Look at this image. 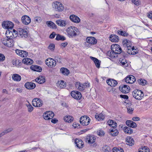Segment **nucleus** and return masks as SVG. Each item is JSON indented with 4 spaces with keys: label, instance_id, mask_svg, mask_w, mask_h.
<instances>
[{
    "label": "nucleus",
    "instance_id": "f257e3e1",
    "mask_svg": "<svg viewBox=\"0 0 152 152\" xmlns=\"http://www.w3.org/2000/svg\"><path fill=\"white\" fill-rule=\"evenodd\" d=\"M78 29L75 27L70 26L66 29L67 34L69 38L75 37L77 35Z\"/></svg>",
    "mask_w": 152,
    "mask_h": 152
},
{
    "label": "nucleus",
    "instance_id": "f03ea898",
    "mask_svg": "<svg viewBox=\"0 0 152 152\" xmlns=\"http://www.w3.org/2000/svg\"><path fill=\"white\" fill-rule=\"evenodd\" d=\"M123 47L127 50V52L129 54H132L131 42L127 39H124L122 42Z\"/></svg>",
    "mask_w": 152,
    "mask_h": 152
},
{
    "label": "nucleus",
    "instance_id": "7ed1b4c3",
    "mask_svg": "<svg viewBox=\"0 0 152 152\" xmlns=\"http://www.w3.org/2000/svg\"><path fill=\"white\" fill-rule=\"evenodd\" d=\"M132 96L136 99L140 100L143 97L144 94L141 91L136 89L132 92Z\"/></svg>",
    "mask_w": 152,
    "mask_h": 152
},
{
    "label": "nucleus",
    "instance_id": "20e7f679",
    "mask_svg": "<svg viewBox=\"0 0 152 152\" xmlns=\"http://www.w3.org/2000/svg\"><path fill=\"white\" fill-rule=\"evenodd\" d=\"M76 87L80 91H83L86 88L89 87V83H85L83 84L79 82H76L75 83Z\"/></svg>",
    "mask_w": 152,
    "mask_h": 152
},
{
    "label": "nucleus",
    "instance_id": "39448f33",
    "mask_svg": "<svg viewBox=\"0 0 152 152\" xmlns=\"http://www.w3.org/2000/svg\"><path fill=\"white\" fill-rule=\"evenodd\" d=\"M53 7L54 9L56 11L61 12L64 9L63 4L58 1L53 2Z\"/></svg>",
    "mask_w": 152,
    "mask_h": 152
},
{
    "label": "nucleus",
    "instance_id": "423d86ee",
    "mask_svg": "<svg viewBox=\"0 0 152 152\" xmlns=\"http://www.w3.org/2000/svg\"><path fill=\"white\" fill-rule=\"evenodd\" d=\"M4 38L2 40V43L5 46L9 47H12L14 45L13 40L10 38Z\"/></svg>",
    "mask_w": 152,
    "mask_h": 152
},
{
    "label": "nucleus",
    "instance_id": "0eeeda50",
    "mask_svg": "<svg viewBox=\"0 0 152 152\" xmlns=\"http://www.w3.org/2000/svg\"><path fill=\"white\" fill-rule=\"evenodd\" d=\"M80 124L83 126H87L90 123V119L87 116H84L81 117L80 120Z\"/></svg>",
    "mask_w": 152,
    "mask_h": 152
},
{
    "label": "nucleus",
    "instance_id": "6e6552de",
    "mask_svg": "<svg viewBox=\"0 0 152 152\" xmlns=\"http://www.w3.org/2000/svg\"><path fill=\"white\" fill-rule=\"evenodd\" d=\"M2 27L5 29H8V30L10 29L12 30L14 27V24L11 22L10 21H4L2 23Z\"/></svg>",
    "mask_w": 152,
    "mask_h": 152
},
{
    "label": "nucleus",
    "instance_id": "1a4fd4ad",
    "mask_svg": "<svg viewBox=\"0 0 152 152\" xmlns=\"http://www.w3.org/2000/svg\"><path fill=\"white\" fill-rule=\"evenodd\" d=\"M111 49L113 50H114V51L115 53H116L117 55L120 54L122 51V49L120 45L116 44L112 45L111 46Z\"/></svg>",
    "mask_w": 152,
    "mask_h": 152
},
{
    "label": "nucleus",
    "instance_id": "9d476101",
    "mask_svg": "<svg viewBox=\"0 0 152 152\" xmlns=\"http://www.w3.org/2000/svg\"><path fill=\"white\" fill-rule=\"evenodd\" d=\"M54 115V113L51 111L45 112L43 114L44 118L46 120H50L52 118Z\"/></svg>",
    "mask_w": 152,
    "mask_h": 152
},
{
    "label": "nucleus",
    "instance_id": "9b49d317",
    "mask_svg": "<svg viewBox=\"0 0 152 152\" xmlns=\"http://www.w3.org/2000/svg\"><path fill=\"white\" fill-rule=\"evenodd\" d=\"M33 105L36 107H40L42 106L43 101L40 99L36 98L32 101Z\"/></svg>",
    "mask_w": 152,
    "mask_h": 152
},
{
    "label": "nucleus",
    "instance_id": "f8f14e48",
    "mask_svg": "<svg viewBox=\"0 0 152 152\" xmlns=\"http://www.w3.org/2000/svg\"><path fill=\"white\" fill-rule=\"evenodd\" d=\"M46 64L49 67H54L56 64V61L53 59L49 58L45 60Z\"/></svg>",
    "mask_w": 152,
    "mask_h": 152
},
{
    "label": "nucleus",
    "instance_id": "ddd939ff",
    "mask_svg": "<svg viewBox=\"0 0 152 152\" xmlns=\"http://www.w3.org/2000/svg\"><path fill=\"white\" fill-rule=\"evenodd\" d=\"M72 97L77 99H80L81 98L82 95L80 92L77 91H72L71 93Z\"/></svg>",
    "mask_w": 152,
    "mask_h": 152
},
{
    "label": "nucleus",
    "instance_id": "4468645a",
    "mask_svg": "<svg viewBox=\"0 0 152 152\" xmlns=\"http://www.w3.org/2000/svg\"><path fill=\"white\" fill-rule=\"evenodd\" d=\"M17 31L19 35L22 38H25L28 37L27 32L25 29L22 28H18Z\"/></svg>",
    "mask_w": 152,
    "mask_h": 152
},
{
    "label": "nucleus",
    "instance_id": "2eb2a0df",
    "mask_svg": "<svg viewBox=\"0 0 152 152\" xmlns=\"http://www.w3.org/2000/svg\"><path fill=\"white\" fill-rule=\"evenodd\" d=\"M96 138L93 135H88L86 137V141L89 144L94 143L95 141Z\"/></svg>",
    "mask_w": 152,
    "mask_h": 152
},
{
    "label": "nucleus",
    "instance_id": "dca6fc26",
    "mask_svg": "<svg viewBox=\"0 0 152 152\" xmlns=\"http://www.w3.org/2000/svg\"><path fill=\"white\" fill-rule=\"evenodd\" d=\"M21 20L23 23L26 25L29 24L31 22L30 18L26 15L23 16L22 17Z\"/></svg>",
    "mask_w": 152,
    "mask_h": 152
},
{
    "label": "nucleus",
    "instance_id": "f3484780",
    "mask_svg": "<svg viewBox=\"0 0 152 152\" xmlns=\"http://www.w3.org/2000/svg\"><path fill=\"white\" fill-rule=\"evenodd\" d=\"M120 90L123 93L126 94L128 93L130 89V87L126 85H122L119 87Z\"/></svg>",
    "mask_w": 152,
    "mask_h": 152
},
{
    "label": "nucleus",
    "instance_id": "a211bd4d",
    "mask_svg": "<svg viewBox=\"0 0 152 152\" xmlns=\"http://www.w3.org/2000/svg\"><path fill=\"white\" fill-rule=\"evenodd\" d=\"M125 80L126 83L132 84L135 82L136 79L135 77L133 75H132L126 77Z\"/></svg>",
    "mask_w": 152,
    "mask_h": 152
},
{
    "label": "nucleus",
    "instance_id": "6ab92c4d",
    "mask_svg": "<svg viewBox=\"0 0 152 152\" xmlns=\"http://www.w3.org/2000/svg\"><path fill=\"white\" fill-rule=\"evenodd\" d=\"M86 40L87 42L90 44L95 45L97 42V40L94 37H87Z\"/></svg>",
    "mask_w": 152,
    "mask_h": 152
},
{
    "label": "nucleus",
    "instance_id": "aec40b11",
    "mask_svg": "<svg viewBox=\"0 0 152 152\" xmlns=\"http://www.w3.org/2000/svg\"><path fill=\"white\" fill-rule=\"evenodd\" d=\"M56 23L59 26L65 27L68 24V22L65 20L60 19L56 20Z\"/></svg>",
    "mask_w": 152,
    "mask_h": 152
},
{
    "label": "nucleus",
    "instance_id": "412c9836",
    "mask_svg": "<svg viewBox=\"0 0 152 152\" xmlns=\"http://www.w3.org/2000/svg\"><path fill=\"white\" fill-rule=\"evenodd\" d=\"M69 19L72 22L77 23L80 22V20L78 17L74 15H71L69 17Z\"/></svg>",
    "mask_w": 152,
    "mask_h": 152
},
{
    "label": "nucleus",
    "instance_id": "4be33fe9",
    "mask_svg": "<svg viewBox=\"0 0 152 152\" xmlns=\"http://www.w3.org/2000/svg\"><path fill=\"white\" fill-rule=\"evenodd\" d=\"M25 88L28 89H32L35 88L36 85L33 83L31 82H27L25 84Z\"/></svg>",
    "mask_w": 152,
    "mask_h": 152
},
{
    "label": "nucleus",
    "instance_id": "5701e85b",
    "mask_svg": "<svg viewBox=\"0 0 152 152\" xmlns=\"http://www.w3.org/2000/svg\"><path fill=\"white\" fill-rule=\"evenodd\" d=\"M75 143L76 146L78 148H82L83 147V142L81 139H76L75 140Z\"/></svg>",
    "mask_w": 152,
    "mask_h": 152
},
{
    "label": "nucleus",
    "instance_id": "b1692460",
    "mask_svg": "<svg viewBox=\"0 0 152 152\" xmlns=\"http://www.w3.org/2000/svg\"><path fill=\"white\" fill-rule=\"evenodd\" d=\"M107 83L111 87H115L117 84V81L113 79H109L107 80Z\"/></svg>",
    "mask_w": 152,
    "mask_h": 152
},
{
    "label": "nucleus",
    "instance_id": "393cba45",
    "mask_svg": "<svg viewBox=\"0 0 152 152\" xmlns=\"http://www.w3.org/2000/svg\"><path fill=\"white\" fill-rule=\"evenodd\" d=\"M107 56L111 58H113L118 56V55L115 53L114 50H111L108 51Z\"/></svg>",
    "mask_w": 152,
    "mask_h": 152
},
{
    "label": "nucleus",
    "instance_id": "a878e982",
    "mask_svg": "<svg viewBox=\"0 0 152 152\" xmlns=\"http://www.w3.org/2000/svg\"><path fill=\"white\" fill-rule=\"evenodd\" d=\"M109 39L112 42H116L119 41V38L116 35L111 34L109 37Z\"/></svg>",
    "mask_w": 152,
    "mask_h": 152
},
{
    "label": "nucleus",
    "instance_id": "bb28decb",
    "mask_svg": "<svg viewBox=\"0 0 152 152\" xmlns=\"http://www.w3.org/2000/svg\"><path fill=\"white\" fill-rule=\"evenodd\" d=\"M126 123V125L129 127L134 128L137 126L136 124L132 121L127 120Z\"/></svg>",
    "mask_w": 152,
    "mask_h": 152
},
{
    "label": "nucleus",
    "instance_id": "cd10ccee",
    "mask_svg": "<svg viewBox=\"0 0 152 152\" xmlns=\"http://www.w3.org/2000/svg\"><path fill=\"white\" fill-rule=\"evenodd\" d=\"M33 60L30 58H24L22 60V62L23 63L28 65H30L33 63Z\"/></svg>",
    "mask_w": 152,
    "mask_h": 152
},
{
    "label": "nucleus",
    "instance_id": "c85d7f7f",
    "mask_svg": "<svg viewBox=\"0 0 152 152\" xmlns=\"http://www.w3.org/2000/svg\"><path fill=\"white\" fill-rule=\"evenodd\" d=\"M35 80L36 82L39 84H42L45 82V77L42 76L36 78Z\"/></svg>",
    "mask_w": 152,
    "mask_h": 152
},
{
    "label": "nucleus",
    "instance_id": "c756f323",
    "mask_svg": "<svg viewBox=\"0 0 152 152\" xmlns=\"http://www.w3.org/2000/svg\"><path fill=\"white\" fill-rule=\"evenodd\" d=\"M90 58L94 61L95 64L97 68H99L100 63L99 60L97 58L92 56H90Z\"/></svg>",
    "mask_w": 152,
    "mask_h": 152
},
{
    "label": "nucleus",
    "instance_id": "7c9ffc66",
    "mask_svg": "<svg viewBox=\"0 0 152 152\" xmlns=\"http://www.w3.org/2000/svg\"><path fill=\"white\" fill-rule=\"evenodd\" d=\"M110 132L111 133V134L113 136H115L118 134V130L115 128H112L110 129Z\"/></svg>",
    "mask_w": 152,
    "mask_h": 152
},
{
    "label": "nucleus",
    "instance_id": "2f4dec72",
    "mask_svg": "<svg viewBox=\"0 0 152 152\" xmlns=\"http://www.w3.org/2000/svg\"><path fill=\"white\" fill-rule=\"evenodd\" d=\"M31 69L33 71L40 72L42 70L41 67L37 65H32L30 67Z\"/></svg>",
    "mask_w": 152,
    "mask_h": 152
},
{
    "label": "nucleus",
    "instance_id": "473e14b6",
    "mask_svg": "<svg viewBox=\"0 0 152 152\" xmlns=\"http://www.w3.org/2000/svg\"><path fill=\"white\" fill-rule=\"evenodd\" d=\"M12 78L13 80L16 81H19L21 79V76L19 74H13Z\"/></svg>",
    "mask_w": 152,
    "mask_h": 152
},
{
    "label": "nucleus",
    "instance_id": "72a5a7b5",
    "mask_svg": "<svg viewBox=\"0 0 152 152\" xmlns=\"http://www.w3.org/2000/svg\"><path fill=\"white\" fill-rule=\"evenodd\" d=\"M123 130L124 132L126 133L131 134L133 132V129L130 127L125 126L124 127Z\"/></svg>",
    "mask_w": 152,
    "mask_h": 152
},
{
    "label": "nucleus",
    "instance_id": "f704fd0d",
    "mask_svg": "<svg viewBox=\"0 0 152 152\" xmlns=\"http://www.w3.org/2000/svg\"><path fill=\"white\" fill-rule=\"evenodd\" d=\"M127 144L129 146H132L134 145V141L132 137H127L126 139Z\"/></svg>",
    "mask_w": 152,
    "mask_h": 152
},
{
    "label": "nucleus",
    "instance_id": "c9c22d12",
    "mask_svg": "<svg viewBox=\"0 0 152 152\" xmlns=\"http://www.w3.org/2000/svg\"><path fill=\"white\" fill-rule=\"evenodd\" d=\"M60 72L63 75H68L69 73V70L67 69L64 67L61 68Z\"/></svg>",
    "mask_w": 152,
    "mask_h": 152
},
{
    "label": "nucleus",
    "instance_id": "e433bc0d",
    "mask_svg": "<svg viewBox=\"0 0 152 152\" xmlns=\"http://www.w3.org/2000/svg\"><path fill=\"white\" fill-rule=\"evenodd\" d=\"M64 121L66 122H67L68 123H71L73 121L74 118L73 117L70 116L66 115L64 117Z\"/></svg>",
    "mask_w": 152,
    "mask_h": 152
},
{
    "label": "nucleus",
    "instance_id": "4c0bfd02",
    "mask_svg": "<svg viewBox=\"0 0 152 152\" xmlns=\"http://www.w3.org/2000/svg\"><path fill=\"white\" fill-rule=\"evenodd\" d=\"M107 123L108 125L112 128H115L117 126V123L112 120H109Z\"/></svg>",
    "mask_w": 152,
    "mask_h": 152
},
{
    "label": "nucleus",
    "instance_id": "58836bf2",
    "mask_svg": "<svg viewBox=\"0 0 152 152\" xmlns=\"http://www.w3.org/2000/svg\"><path fill=\"white\" fill-rule=\"evenodd\" d=\"M55 39L57 41L61 40L63 41L65 40L66 38L64 36L57 34H56V37Z\"/></svg>",
    "mask_w": 152,
    "mask_h": 152
},
{
    "label": "nucleus",
    "instance_id": "ea45409f",
    "mask_svg": "<svg viewBox=\"0 0 152 152\" xmlns=\"http://www.w3.org/2000/svg\"><path fill=\"white\" fill-rule=\"evenodd\" d=\"M105 118V116L102 113H101L97 115H96L95 118L98 121L103 120Z\"/></svg>",
    "mask_w": 152,
    "mask_h": 152
},
{
    "label": "nucleus",
    "instance_id": "a19ab883",
    "mask_svg": "<svg viewBox=\"0 0 152 152\" xmlns=\"http://www.w3.org/2000/svg\"><path fill=\"white\" fill-rule=\"evenodd\" d=\"M8 33H9V36H7V38H8V37H9V38L12 39V38H13V37H15L14 35V34L13 33V32H12L11 31H10V30H8L7 31L6 34H7V35H8L7 34Z\"/></svg>",
    "mask_w": 152,
    "mask_h": 152
},
{
    "label": "nucleus",
    "instance_id": "79ce46f5",
    "mask_svg": "<svg viewBox=\"0 0 152 152\" xmlns=\"http://www.w3.org/2000/svg\"><path fill=\"white\" fill-rule=\"evenodd\" d=\"M119 61L120 62V64L122 66H126L128 65L126 59L124 58L121 60H120Z\"/></svg>",
    "mask_w": 152,
    "mask_h": 152
},
{
    "label": "nucleus",
    "instance_id": "37998d69",
    "mask_svg": "<svg viewBox=\"0 0 152 152\" xmlns=\"http://www.w3.org/2000/svg\"><path fill=\"white\" fill-rule=\"evenodd\" d=\"M26 105L28 108V111L29 112H31L33 110L34 107L29 103L26 104Z\"/></svg>",
    "mask_w": 152,
    "mask_h": 152
},
{
    "label": "nucleus",
    "instance_id": "c03bdc74",
    "mask_svg": "<svg viewBox=\"0 0 152 152\" xmlns=\"http://www.w3.org/2000/svg\"><path fill=\"white\" fill-rule=\"evenodd\" d=\"M59 87L61 88H64L66 87V83L63 80H61L59 82Z\"/></svg>",
    "mask_w": 152,
    "mask_h": 152
},
{
    "label": "nucleus",
    "instance_id": "a18cd8bd",
    "mask_svg": "<svg viewBox=\"0 0 152 152\" xmlns=\"http://www.w3.org/2000/svg\"><path fill=\"white\" fill-rule=\"evenodd\" d=\"M103 150L104 152H110L111 151L110 147L107 145H104L103 146Z\"/></svg>",
    "mask_w": 152,
    "mask_h": 152
},
{
    "label": "nucleus",
    "instance_id": "49530a36",
    "mask_svg": "<svg viewBox=\"0 0 152 152\" xmlns=\"http://www.w3.org/2000/svg\"><path fill=\"white\" fill-rule=\"evenodd\" d=\"M138 82L140 85H145L146 84V81L144 79H140L138 80Z\"/></svg>",
    "mask_w": 152,
    "mask_h": 152
},
{
    "label": "nucleus",
    "instance_id": "de8ad7c7",
    "mask_svg": "<svg viewBox=\"0 0 152 152\" xmlns=\"http://www.w3.org/2000/svg\"><path fill=\"white\" fill-rule=\"evenodd\" d=\"M113 152H124V150L121 148H114L113 149Z\"/></svg>",
    "mask_w": 152,
    "mask_h": 152
},
{
    "label": "nucleus",
    "instance_id": "09e8293b",
    "mask_svg": "<svg viewBox=\"0 0 152 152\" xmlns=\"http://www.w3.org/2000/svg\"><path fill=\"white\" fill-rule=\"evenodd\" d=\"M34 19L35 21L38 23H40L42 20L41 17L38 16L35 17Z\"/></svg>",
    "mask_w": 152,
    "mask_h": 152
},
{
    "label": "nucleus",
    "instance_id": "8fccbe9b",
    "mask_svg": "<svg viewBox=\"0 0 152 152\" xmlns=\"http://www.w3.org/2000/svg\"><path fill=\"white\" fill-rule=\"evenodd\" d=\"M21 54L22 55H21V57H26L28 55V53L27 52L24 51V50H22L21 51Z\"/></svg>",
    "mask_w": 152,
    "mask_h": 152
},
{
    "label": "nucleus",
    "instance_id": "3c124183",
    "mask_svg": "<svg viewBox=\"0 0 152 152\" xmlns=\"http://www.w3.org/2000/svg\"><path fill=\"white\" fill-rule=\"evenodd\" d=\"M15 66H19L22 65L23 62L19 60H15Z\"/></svg>",
    "mask_w": 152,
    "mask_h": 152
},
{
    "label": "nucleus",
    "instance_id": "603ef678",
    "mask_svg": "<svg viewBox=\"0 0 152 152\" xmlns=\"http://www.w3.org/2000/svg\"><path fill=\"white\" fill-rule=\"evenodd\" d=\"M55 48V45L53 44H50L48 47V48L52 51H53Z\"/></svg>",
    "mask_w": 152,
    "mask_h": 152
},
{
    "label": "nucleus",
    "instance_id": "864d4df0",
    "mask_svg": "<svg viewBox=\"0 0 152 152\" xmlns=\"http://www.w3.org/2000/svg\"><path fill=\"white\" fill-rule=\"evenodd\" d=\"M5 57L4 55L0 53V61L3 62L5 59Z\"/></svg>",
    "mask_w": 152,
    "mask_h": 152
},
{
    "label": "nucleus",
    "instance_id": "5fc2aeb1",
    "mask_svg": "<svg viewBox=\"0 0 152 152\" xmlns=\"http://www.w3.org/2000/svg\"><path fill=\"white\" fill-rule=\"evenodd\" d=\"M127 110L128 113L130 114H132L133 111L134 110V109L132 107H127Z\"/></svg>",
    "mask_w": 152,
    "mask_h": 152
},
{
    "label": "nucleus",
    "instance_id": "6e6d98bb",
    "mask_svg": "<svg viewBox=\"0 0 152 152\" xmlns=\"http://www.w3.org/2000/svg\"><path fill=\"white\" fill-rule=\"evenodd\" d=\"M72 126L75 129L77 128L78 129L80 128V125L78 123H74L73 124Z\"/></svg>",
    "mask_w": 152,
    "mask_h": 152
},
{
    "label": "nucleus",
    "instance_id": "4d7b16f0",
    "mask_svg": "<svg viewBox=\"0 0 152 152\" xmlns=\"http://www.w3.org/2000/svg\"><path fill=\"white\" fill-rule=\"evenodd\" d=\"M56 35V34L55 32H53L49 36V38L52 39H53L55 37Z\"/></svg>",
    "mask_w": 152,
    "mask_h": 152
},
{
    "label": "nucleus",
    "instance_id": "13d9d810",
    "mask_svg": "<svg viewBox=\"0 0 152 152\" xmlns=\"http://www.w3.org/2000/svg\"><path fill=\"white\" fill-rule=\"evenodd\" d=\"M132 2L134 4L137 6L139 5V0H132Z\"/></svg>",
    "mask_w": 152,
    "mask_h": 152
},
{
    "label": "nucleus",
    "instance_id": "bf43d9fd",
    "mask_svg": "<svg viewBox=\"0 0 152 152\" xmlns=\"http://www.w3.org/2000/svg\"><path fill=\"white\" fill-rule=\"evenodd\" d=\"M97 134L98 135L101 136L104 134V133L103 131L99 130V131L97 132Z\"/></svg>",
    "mask_w": 152,
    "mask_h": 152
},
{
    "label": "nucleus",
    "instance_id": "052dcab7",
    "mask_svg": "<svg viewBox=\"0 0 152 152\" xmlns=\"http://www.w3.org/2000/svg\"><path fill=\"white\" fill-rule=\"evenodd\" d=\"M120 96L121 98L124 99H128L129 98V97L128 96L126 95H120Z\"/></svg>",
    "mask_w": 152,
    "mask_h": 152
},
{
    "label": "nucleus",
    "instance_id": "680f3d73",
    "mask_svg": "<svg viewBox=\"0 0 152 152\" xmlns=\"http://www.w3.org/2000/svg\"><path fill=\"white\" fill-rule=\"evenodd\" d=\"M52 22H53L50 21L47 22L46 23L48 25V26L50 27V28H51V27L52 26Z\"/></svg>",
    "mask_w": 152,
    "mask_h": 152
},
{
    "label": "nucleus",
    "instance_id": "e2e57ef3",
    "mask_svg": "<svg viewBox=\"0 0 152 152\" xmlns=\"http://www.w3.org/2000/svg\"><path fill=\"white\" fill-rule=\"evenodd\" d=\"M13 129L12 128H9L8 129L5 130L4 132L5 134H6V133L10 132Z\"/></svg>",
    "mask_w": 152,
    "mask_h": 152
},
{
    "label": "nucleus",
    "instance_id": "0e129e2a",
    "mask_svg": "<svg viewBox=\"0 0 152 152\" xmlns=\"http://www.w3.org/2000/svg\"><path fill=\"white\" fill-rule=\"evenodd\" d=\"M55 58L56 60L57 61L60 63L61 61V57H58V56H56L55 57Z\"/></svg>",
    "mask_w": 152,
    "mask_h": 152
},
{
    "label": "nucleus",
    "instance_id": "69168bd1",
    "mask_svg": "<svg viewBox=\"0 0 152 152\" xmlns=\"http://www.w3.org/2000/svg\"><path fill=\"white\" fill-rule=\"evenodd\" d=\"M67 45L68 43L67 42L62 43L61 44V47H62L63 48H65Z\"/></svg>",
    "mask_w": 152,
    "mask_h": 152
},
{
    "label": "nucleus",
    "instance_id": "338daca9",
    "mask_svg": "<svg viewBox=\"0 0 152 152\" xmlns=\"http://www.w3.org/2000/svg\"><path fill=\"white\" fill-rule=\"evenodd\" d=\"M147 16L150 18L152 19V11L149 12Z\"/></svg>",
    "mask_w": 152,
    "mask_h": 152
},
{
    "label": "nucleus",
    "instance_id": "774afa93",
    "mask_svg": "<svg viewBox=\"0 0 152 152\" xmlns=\"http://www.w3.org/2000/svg\"><path fill=\"white\" fill-rule=\"evenodd\" d=\"M58 121V120L57 119L55 118L52 119L51 120V122L54 124L56 123Z\"/></svg>",
    "mask_w": 152,
    "mask_h": 152
}]
</instances>
